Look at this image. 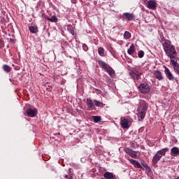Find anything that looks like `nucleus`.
I'll list each match as a JSON object with an SVG mask.
<instances>
[{"label": "nucleus", "instance_id": "obj_14", "mask_svg": "<svg viewBox=\"0 0 179 179\" xmlns=\"http://www.w3.org/2000/svg\"><path fill=\"white\" fill-rule=\"evenodd\" d=\"M171 155L172 156H179V148L177 147H173L171 150Z\"/></svg>", "mask_w": 179, "mask_h": 179}, {"label": "nucleus", "instance_id": "obj_35", "mask_svg": "<svg viewBox=\"0 0 179 179\" xmlns=\"http://www.w3.org/2000/svg\"><path fill=\"white\" fill-rule=\"evenodd\" d=\"M72 3H76V0H71Z\"/></svg>", "mask_w": 179, "mask_h": 179}, {"label": "nucleus", "instance_id": "obj_8", "mask_svg": "<svg viewBox=\"0 0 179 179\" xmlns=\"http://www.w3.org/2000/svg\"><path fill=\"white\" fill-rule=\"evenodd\" d=\"M122 17H124L127 22H132V20H135V14L134 13H124Z\"/></svg>", "mask_w": 179, "mask_h": 179}, {"label": "nucleus", "instance_id": "obj_31", "mask_svg": "<svg viewBox=\"0 0 179 179\" xmlns=\"http://www.w3.org/2000/svg\"><path fill=\"white\" fill-rule=\"evenodd\" d=\"M95 90H96V92H96L97 94L101 93V91L100 90H99V89H95Z\"/></svg>", "mask_w": 179, "mask_h": 179}, {"label": "nucleus", "instance_id": "obj_32", "mask_svg": "<svg viewBox=\"0 0 179 179\" xmlns=\"http://www.w3.org/2000/svg\"><path fill=\"white\" fill-rule=\"evenodd\" d=\"M73 170V169H72V168H69V173H72Z\"/></svg>", "mask_w": 179, "mask_h": 179}, {"label": "nucleus", "instance_id": "obj_7", "mask_svg": "<svg viewBox=\"0 0 179 179\" xmlns=\"http://www.w3.org/2000/svg\"><path fill=\"white\" fill-rule=\"evenodd\" d=\"M120 125L124 129H128L129 128V120L125 117H121Z\"/></svg>", "mask_w": 179, "mask_h": 179}, {"label": "nucleus", "instance_id": "obj_20", "mask_svg": "<svg viewBox=\"0 0 179 179\" xmlns=\"http://www.w3.org/2000/svg\"><path fill=\"white\" fill-rule=\"evenodd\" d=\"M3 70L4 71V72H6V73H9V72L12 71V67L8 66L7 64H4L3 66Z\"/></svg>", "mask_w": 179, "mask_h": 179}, {"label": "nucleus", "instance_id": "obj_27", "mask_svg": "<svg viewBox=\"0 0 179 179\" xmlns=\"http://www.w3.org/2000/svg\"><path fill=\"white\" fill-rule=\"evenodd\" d=\"M138 55L139 58H143V57L145 55V52H143V50H139Z\"/></svg>", "mask_w": 179, "mask_h": 179}, {"label": "nucleus", "instance_id": "obj_3", "mask_svg": "<svg viewBox=\"0 0 179 179\" xmlns=\"http://www.w3.org/2000/svg\"><path fill=\"white\" fill-rule=\"evenodd\" d=\"M148 103L145 102L141 103L140 106L137 109L138 121H142L143 120L145 119L146 112L148 111Z\"/></svg>", "mask_w": 179, "mask_h": 179}, {"label": "nucleus", "instance_id": "obj_29", "mask_svg": "<svg viewBox=\"0 0 179 179\" xmlns=\"http://www.w3.org/2000/svg\"><path fill=\"white\" fill-rule=\"evenodd\" d=\"M142 164H143V166L144 167V169H146L149 166L148 165V164L145 163V162H143Z\"/></svg>", "mask_w": 179, "mask_h": 179}, {"label": "nucleus", "instance_id": "obj_18", "mask_svg": "<svg viewBox=\"0 0 179 179\" xmlns=\"http://www.w3.org/2000/svg\"><path fill=\"white\" fill-rule=\"evenodd\" d=\"M131 163L132 164H134V167H137V169H142V166L141 165V163H139V162L135 159H131Z\"/></svg>", "mask_w": 179, "mask_h": 179}, {"label": "nucleus", "instance_id": "obj_1", "mask_svg": "<svg viewBox=\"0 0 179 179\" xmlns=\"http://www.w3.org/2000/svg\"><path fill=\"white\" fill-rule=\"evenodd\" d=\"M164 51H165L167 57L170 58L171 61L176 59V55H177V51L176 50V46L171 44V42L169 40H165L162 43Z\"/></svg>", "mask_w": 179, "mask_h": 179}, {"label": "nucleus", "instance_id": "obj_39", "mask_svg": "<svg viewBox=\"0 0 179 179\" xmlns=\"http://www.w3.org/2000/svg\"><path fill=\"white\" fill-rule=\"evenodd\" d=\"M176 179H179V177H178V178H177Z\"/></svg>", "mask_w": 179, "mask_h": 179}, {"label": "nucleus", "instance_id": "obj_13", "mask_svg": "<svg viewBox=\"0 0 179 179\" xmlns=\"http://www.w3.org/2000/svg\"><path fill=\"white\" fill-rule=\"evenodd\" d=\"M124 152L129 155V156H131V157H136V153L134 152V150H131L129 148H127L124 149Z\"/></svg>", "mask_w": 179, "mask_h": 179}, {"label": "nucleus", "instance_id": "obj_23", "mask_svg": "<svg viewBox=\"0 0 179 179\" xmlns=\"http://www.w3.org/2000/svg\"><path fill=\"white\" fill-rule=\"evenodd\" d=\"M131 33H129V31H126L124 34V38L125 40H129V38H131Z\"/></svg>", "mask_w": 179, "mask_h": 179}, {"label": "nucleus", "instance_id": "obj_30", "mask_svg": "<svg viewBox=\"0 0 179 179\" xmlns=\"http://www.w3.org/2000/svg\"><path fill=\"white\" fill-rule=\"evenodd\" d=\"M146 171H148V173H150L152 171V169H150V167L148 166V168H145Z\"/></svg>", "mask_w": 179, "mask_h": 179}, {"label": "nucleus", "instance_id": "obj_6", "mask_svg": "<svg viewBox=\"0 0 179 179\" xmlns=\"http://www.w3.org/2000/svg\"><path fill=\"white\" fill-rule=\"evenodd\" d=\"M164 73L167 78V79H169V80H176V78H174V76L173 75V73H171V71H170V69L169 68H167V66H164Z\"/></svg>", "mask_w": 179, "mask_h": 179}, {"label": "nucleus", "instance_id": "obj_25", "mask_svg": "<svg viewBox=\"0 0 179 179\" xmlns=\"http://www.w3.org/2000/svg\"><path fill=\"white\" fill-rule=\"evenodd\" d=\"M48 20H49V22H55L58 20V18H57V16L53 15L51 17H48Z\"/></svg>", "mask_w": 179, "mask_h": 179}, {"label": "nucleus", "instance_id": "obj_5", "mask_svg": "<svg viewBox=\"0 0 179 179\" xmlns=\"http://www.w3.org/2000/svg\"><path fill=\"white\" fill-rule=\"evenodd\" d=\"M129 75L131 79H134V80H139L142 73L139 72L138 69H133L131 71H130Z\"/></svg>", "mask_w": 179, "mask_h": 179}, {"label": "nucleus", "instance_id": "obj_21", "mask_svg": "<svg viewBox=\"0 0 179 179\" xmlns=\"http://www.w3.org/2000/svg\"><path fill=\"white\" fill-rule=\"evenodd\" d=\"M29 30L31 33H34V34L38 33V27L30 26L29 27Z\"/></svg>", "mask_w": 179, "mask_h": 179}, {"label": "nucleus", "instance_id": "obj_26", "mask_svg": "<svg viewBox=\"0 0 179 179\" xmlns=\"http://www.w3.org/2000/svg\"><path fill=\"white\" fill-rule=\"evenodd\" d=\"M98 52L101 57H104V48H99Z\"/></svg>", "mask_w": 179, "mask_h": 179}, {"label": "nucleus", "instance_id": "obj_24", "mask_svg": "<svg viewBox=\"0 0 179 179\" xmlns=\"http://www.w3.org/2000/svg\"><path fill=\"white\" fill-rule=\"evenodd\" d=\"M92 120H93L94 122H100L101 121V117L100 116H92Z\"/></svg>", "mask_w": 179, "mask_h": 179}, {"label": "nucleus", "instance_id": "obj_10", "mask_svg": "<svg viewBox=\"0 0 179 179\" xmlns=\"http://www.w3.org/2000/svg\"><path fill=\"white\" fill-rule=\"evenodd\" d=\"M26 113L28 117H36V114H37V109L28 108L27 109Z\"/></svg>", "mask_w": 179, "mask_h": 179}, {"label": "nucleus", "instance_id": "obj_15", "mask_svg": "<svg viewBox=\"0 0 179 179\" xmlns=\"http://www.w3.org/2000/svg\"><path fill=\"white\" fill-rule=\"evenodd\" d=\"M148 9H156V2L152 0H150L148 3Z\"/></svg>", "mask_w": 179, "mask_h": 179}, {"label": "nucleus", "instance_id": "obj_38", "mask_svg": "<svg viewBox=\"0 0 179 179\" xmlns=\"http://www.w3.org/2000/svg\"><path fill=\"white\" fill-rule=\"evenodd\" d=\"M68 179H73V178H72V176H71Z\"/></svg>", "mask_w": 179, "mask_h": 179}, {"label": "nucleus", "instance_id": "obj_34", "mask_svg": "<svg viewBox=\"0 0 179 179\" xmlns=\"http://www.w3.org/2000/svg\"><path fill=\"white\" fill-rule=\"evenodd\" d=\"M110 80H111V79H110L108 77L106 78V81L107 82H110Z\"/></svg>", "mask_w": 179, "mask_h": 179}, {"label": "nucleus", "instance_id": "obj_36", "mask_svg": "<svg viewBox=\"0 0 179 179\" xmlns=\"http://www.w3.org/2000/svg\"><path fill=\"white\" fill-rule=\"evenodd\" d=\"M64 178H68V175H66V174L64 175Z\"/></svg>", "mask_w": 179, "mask_h": 179}, {"label": "nucleus", "instance_id": "obj_37", "mask_svg": "<svg viewBox=\"0 0 179 179\" xmlns=\"http://www.w3.org/2000/svg\"><path fill=\"white\" fill-rule=\"evenodd\" d=\"M55 135H61V133L57 132V133L55 134Z\"/></svg>", "mask_w": 179, "mask_h": 179}, {"label": "nucleus", "instance_id": "obj_33", "mask_svg": "<svg viewBox=\"0 0 179 179\" xmlns=\"http://www.w3.org/2000/svg\"><path fill=\"white\" fill-rule=\"evenodd\" d=\"M52 8L55 9V10H57V7L55 5H52Z\"/></svg>", "mask_w": 179, "mask_h": 179}, {"label": "nucleus", "instance_id": "obj_9", "mask_svg": "<svg viewBox=\"0 0 179 179\" xmlns=\"http://www.w3.org/2000/svg\"><path fill=\"white\" fill-rule=\"evenodd\" d=\"M138 87L143 94H147L150 92V87L148 85L141 84Z\"/></svg>", "mask_w": 179, "mask_h": 179}, {"label": "nucleus", "instance_id": "obj_28", "mask_svg": "<svg viewBox=\"0 0 179 179\" xmlns=\"http://www.w3.org/2000/svg\"><path fill=\"white\" fill-rule=\"evenodd\" d=\"M83 48L84 51H87V50H89V48L87 47V45H86V44L83 45Z\"/></svg>", "mask_w": 179, "mask_h": 179}, {"label": "nucleus", "instance_id": "obj_11", "mask_svg": "<svg viewBox=\"0 0 179 179\" xmlns=\"http://www.w3.org/2000/svg\"><path fill=\"white\" fill-rule=\"evenodd\" d=\"M154 76L158 80H163V79H164V77H163V73L159 70L155 71Z\"/></svg>", "mask_w": 179, "mask_h": 179}, {"label": "nucleus", "instance_id": "obj_16", "mask_svg": "<svg viewBox=\"0 0 179 179\" xmlns=\"http://www.w3.org/2000/svg\"><path fill=\"white\" fill-rule=\"evenodd\" d=\"M127 53L129 55H134V54H135V45L131 44V45L129 47V48L127 50Z\"/></svg>", "mask_w": 179, "mask_h": 179}, {"label": "nucleus", "instance_id": "obj_17", "mask_svg": "<svg viewBox=\"0 0 179 179\" xmlns=\"http://www.w3.org/2000/svg\"><path fill=\"white\" fill-rule=\"evenodd\" d=\"M93 101H94V106H95V107H104V106H106V104L103 103L100 101H97L94 99Z\"/></svg>", "mask_w": 179, "mask_h": 179}, {"label": "nucleus", "instance_id": "obj_40", "mask_svg": "<svg viewBox=\"0 0 179 179\" xmlns=\"http://www.w3.org/2000/svg\"><path fill=\"white\" fill-rule=\"evenodd\" d=\"M34 1H36V0H34Z\"/></svg>", "mask_w": 179, "mask_h": 179}, {"label": "nucleus", "instance_id": "obj_19", "mask_svg": "<svg viewBox=\"0 0 179 179\" xmlns=\"http://www.w3.org/2000/svg\"><path fill=\"white\" fill-rule=\"evenodd\" d=\"M93 103H94V102L93 101H92L90 99V98L87 99V106L88 108H90V109L93 108V106H94Z\"/></svg>", "mask_w": 179, "mask_h": 179}, {"label": "nucleus", "instance_id": "obj_22", "mask_svg": "<svg viewBox=\"0 0 179 179\" xmlns=\"http://www.w3.org/2000/svg\"><path fill=\"white\" fill-rule=\"evenodd\" d=\"M67 30L72 34L73 36L75 34V30L73 29V27L71 24L67 26Z\"/></svg>", "mask_w": 179, "mask_h": 179}, {"label": "nucleus", "instance_id": "obj_4", "mask_svg": "<svg viewBox=\"0 0 179 179\" xmlns=\"http://www.w3.org/2000/svg\"><path fill=\"white\" fill-rule=\"evenodd\" d=\"M169 152V148H163L156 152L155 156L152 157V163L154 166H156L158 162H160L162 157L163 156H166V152Z\"/></svg>", "mask_w": 179, "mask_h": 179}, {"label": "nucleus", "instance_id": "obj_12", "mask_svg": "<svg viewBox=\"0 0 179 179\" xmlns=\"http://www.w3.org/2000/svg\"><path fill=\"white\" fill-rule=\"evenodd\" d=\"M103 177L106 179H115V175H114L113 173L111 172H108L106 171L104 174H103Z\"/></svg>", "mask_w": 179, "mask_h": 179}, {"label": "nucleus", "instance_id": "obj_2", "mask_svg": "<svg viewBox=\"0 0 179 179\" xmlns=\"http://www.w3.org/2000/svg\"><path fill=\"white\" fill-rule=\"evenodd\" d=\"M98 64L102 69H103L107 73H108L109 76L110 78H115V71L113 70V67H111L110 65L107 64L105 62L102 60H98Z\"/></svg>", "mask_w": 179, "mask_h": 179}]
</instances>
